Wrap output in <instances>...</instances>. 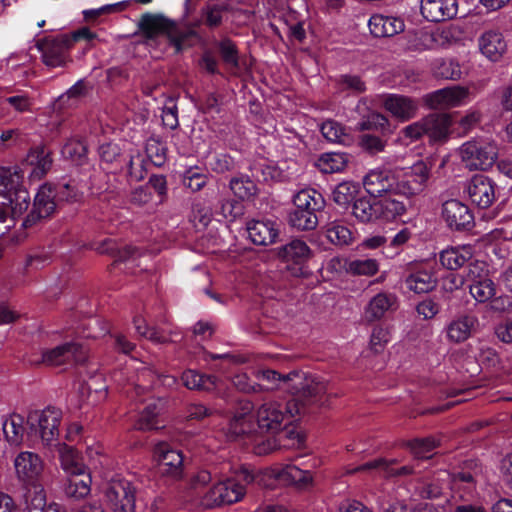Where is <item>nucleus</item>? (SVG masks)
I'll use <instances>...</instances> for the list:
<instances>
[{
	"mask_svg": "<svg viewBox=\"0 0 512 512\" xmlns=\"http://www.w3.org/2000/svg\"><path fill=\"white\" fill-rule=\"evenodd\" d=\"M84 186L82 183L77 186L71 183L41 186L34 198L32 210L23 220L22 226L31 228L49 218L54 213L57 202L77 201L84 193Z\"/></svg>",
	"mask_w": 512,
	"mask_h": 512,
	"instance_id": "obj_1",
	"label": "nucleus"
},
{
	"mask_svg": "<svg viewBox=\"0 0 512 512\" xmlns=\"http://www.w3.org/2000/svg\"><path fill=\"white\" fill-rule=\"evenodd\" d=\"M98 480V493L101 501L113 512L135 511V487L130 481L116 475H102Z\"/></svg>",
	"mask_w": 512,
	"mask_h": 512,
	"instance_id": "obj_2",
	"label": "nucleus"
},
{
	"mask_svg": "<svg viewBox=\"0 0 512 512\" xmlns=\"http://www.w3.org/2000/svg\"><path fill=\"white\" fill-rule=\"evenodd\" d=\"M295 396L287 402L270 400L261 404L255 412L258 429L275 433L300 414L303 405L298 403V398L301 396Z\"/></svg>",
	"mask_w": 512,
	"mask_h": 512,
	"instance_id": "obj_3",
	"label": "nucleus"
},
{
	"mask_svg": "<svg viewBox=\"0 0 512 512\" xmlns=\"http://www.w3.org/2000/svg\"><path fill=\"white\" fill-rule=\"evenodd\" d=\"M140 30L149 38L165 34L176 52L190 46V39L195 36L191 29L178 26L162 15L146 13L139 21Z\"/></svg>",
	"mask_w": 512,
	"mask_h": 512,
	"instance_id": "obj_4",
	"label": "nucleus"
},
{
	"mask_svg": "<svg viewBox=\"0 0 512 512\" xmlns=\"http://www.w3.org/2000/svg\"><path fill=\"white\" fill-rule=\"evenodd\" d=\"M259 379L275 383L278 387L291 389L292 393L304 398H316L326 392L327 384L315 376H304L298 372H293L281 376L274 370H262L257 373Z\"/></svg>",
	"mask_w": 512,
	"mask_h": 512,
	"instance_id": "obj_5",
	"label": "nucleus"
},
{
	"mask_svg": "<svg viewBox=\"0 0 512 512\" xmlns=\"http://www.w3.org/2000/svg\"><path fill=\"white\" fill-rule=\"evenodd\" d=\"M459 156L469 170H485L495 163L498 147L490 138L477 137L460 146Z\"/></svg>",
	"mask_w": 512,
	"mask_h": 512,
	"instance_id": "obj_6",
	"label": "nucleus"
},
{
	"mask_svg": "<svg viewBox=\"0 0 512 512\" xmlns=\"http://www.w3.org/2000/svg\"><path fill=\"white\" fill-rule=\"evenodd\" d=\"M433 163L419 160L402 170L396 178V195L412 198L421 194L427 187Z\"/></svg>",
	"mask_w": 512,
	"mask_h": 512,
	"instance_id": "obj_7",
	"label": "nucleus"
},
{
	"mask_svg": "<svg viewBox=\"0 0 512 512\" xmlns=\"http://www.w3.org/2000/svg\"><path fill=\"white\" fill-rule=\"evenodd\" d=\"M61 417L62 412L55 407L31 411L26 420L28 434L39 437L44 445H51L59 435Z\"/></svg>",
	"mask_w": 512,
	"mask_h": 512,
	"instance_id": "obj_8",
	"label": "nucleus"
},
{
	"mask_svg": "<svg viewBox=\"0 0 512 512\" xmlns=\"http://www.w3.org/2000/svg\"><path fill=\"white\" fill-rule=\"evenodd\" d=\"M245 494V487L234 479L219 480L204 493L201 504L208 509L230 505L241 501Z\"/></svg>",
	"mask_w": 512,
	"mask_h": 512,
	"instance_id": "obj_9",
	"label": "nucleus"
},
{
	"mask_svg": "<svg viewBox=\"0 0 512 512\" xmlns=\"http://www.w3.org/2000/svg\"><path fill=\"white\" fill-rule=\"evenodd\" d=\"M13 463L16 477L24 487L41 484L44 463L38 454L31 451L20 452Z\"/></svg>",
	"mask_w": 512,
	"mask_h": 512,
	"instance_id": "obj_10",
	"label": "nucleus"
},
{
	"mask_svg": "<svg viewBox=\"0 0 512 512\" xmlns=\"http://www.w3.org/2000/svg\"><path fill=\"white\" fill-rule=\"evenodd\" d=\"M265 474L281 484L293 486L300 491H308L314 486V475L296 465H276L265 471Z\"/></svg>",
	"mask_w": 512,
	"mask_h": 512,
	"instance_id": "obj_11",
	"label": "nucleus"
},
{
	"mask_svg": "<svg viewBox=\"0 0 512 512\" xmlns=\"http://www.w3.org/2000/svg\"><path fill=\"white\" fill-rule=\"evenodd\" d=\"M461 29L456 25H447L434 30H422L415 38L417 50H433L446 47L459 40Z\"/></svg>",
	"mask_w": 512,
	"mask_h": 512,
	"instance_id": "obj_12",
	"label": "nucleus"
},
{
	"mask_svg": "<svg viewBox=\"0 0 512 512\" xmlns=\"http://www.w3.org/2000/svg\"><path fill=\"white\" fill-rule=\"evenodd\" d=\"M86 360L87 351L81 344L76 342H67L53 349L43 351L41 360L35 361L34 363H43L49 366H60L70 363L84 364Z\"/></svg>",
	"mask_w": 512,
	"mask_h": 512,
	"instance_id": "obj_13",
	"label": "nucleus"
},
{
	"mask_svg": "<svg viewBox=\"0 0 512 512\" xmlns=\"http://www.w3.org/2000/svg\"><path fill=\"white\" fill-rule=\"evenodd\" d=\"M468 87L454 85L439 89L424 97L426 104L433 109H450L466 105L470 99Z\"/></svg>",
	"mask_w": 512,
	"mask_h": 512,
	"instance_id": "obj_14",
	"label": "nucleus"
},
{
	"mask_svg": "<svg viewBox=\"0 0 512 512\" xmlns=\"http://www.w3.org/2000/svg\"><path fill=\"white\" fill-rule=\"evenodd\" d=\"M480 54L490 62H499L508 50V42L497 28H489L480 33L477 38Z\"/></svg>",
	"mask_w": 512,
	"mask_h": 512,
	"instance_id": "obj_15",
	"label": "nucleus"
},
{
	"mask_svg": "<svg viewBox=\"0 0 512 512\" xmlns=\"http://www.w3.org/2000/svg\"><path fill=\"white\" fill-rule=\"evenodd\" d=\"M256 414L250 402L242 404L229 421L225 434L229 439H237L253 434L257 430Z\"/></svg>",
	"mask_w": 512,
	"mask_h": 512,
	"instance_id": "obj_16",
	"label": "nucleus"
},
{
	"mask_svg": "<svg viewBox=\"0 0 512 512\" xmlns=\"http://www.w3.org/2000/svg\"><path fill=\"white\" fill-rule=\"evenodd\" d=\"M363 186L372 197H381L383 194H396V177L391 170L374 168L363 177Z\"/></svg>",
	"mask_w": 512,
	"mask_h": 512,
	"instance_id": "obj_17",
	"label": "nucleus"
},
{
	"mask_svg": "<svg viewBox=\"0 0 512 512\" xmlns=\"http://www.w3.org/2000/svg\"><path fill=\"white\" fill-rule=\"evenodd\" d=\"M466 192L471 202L482 209L490 207L496 198L494 182L481 174L469 180Z\"/></svg>",
	"mask_w": 512,
	"mask_h": 512,
	"instance_id": "obj_18",
	"label": "nucleus"
},
{
	"mask_svg": "<svg viewBox=\"0 0 512 512\" xmlns=\"http://www.w3.org/2000/svg\"><path fill=\"white\" fill-rule=\"evenodd\" d=\"M441 214L451 229H469L474 223V216L469 207L456 199L445 201L442 205Z\"/></svg>",
	"mask_w": 512,
	"mask_h": 512,
	"instance_id": "obj_19",
	"label": "nucleus"
},
{
	"mask_svg": "<svg viewBox=\"0 0 512 512\" xmlns=\"http://www.w3.org/2000/svg\"><path fill=\"white\" fill-rule=\"evenodd\" d=\"M304 443V437L295 429L287 430L284 437L269 436L255 440L253 450L257 455H266L278 449L300 448Z\"/></svg>",
	"mask_w": 512,
	"mask_h": 512,
	"instance_id": "obj_20",
	"label": "nucleus"
},
{
	"mask_svg": "<svg viewBox=\"0 0 512 512\" xmlns=\"http://www.w3.org/2000/svg\"><path fill=\"white\" fill-rule=\"evenodd\" d=\"M404 283L415 294L428 293L437 286V277L431 266L416 265L408 270Z\"/></svg>",
	"mask_w": 512,
	"mask_h": 512,
	"instance_id": "obj_21",
	"label": "nucleus"
},
{
	"mask_svg": "<svg viewBox=\"0 0 512 512\" xmlns=\"http://www.w3.org/2000/svg\"><path fill=\"white\" fill-rule=\"evenodd\" d=\"M154 454L159 462L162 474L179 479L183 473V455L179 450L172 449L167 443H158Z\"/></svg>",
	"mask_w": 512,
	"mask_h": 512,
	"instance_id": "obj_22",
	"label": "nucleus"
},
{
	"mask_svg": "<svg viewBox=\"0 0 512 512\" xmlns=\"http://www.w3.org/2000/svg\"><path fill=\"white\" fill-rule=\"evenodd\" d=\"M70 47L71 40L68 34L46 40L41 46L43 62L50 67L62 66Z\"/></svg>",
	"mask_w": 512,
	"mask_h": 512,
	"instance_id": "obj_23",
	"label": "nucleus"
},
{
	"mask_svg": "<svg viewBox=\"0 0 512 512\" xmlns=\"http://www.w3.org/2000/svg\"><path fill=\"white\" fill-rule=\"evenodd\" d=\"M6 201L0 203V222L15 221L27 211L30 195L27 189H17L5 196Z\"/></svg>",
	"mask_w": 512,
	"mask_h": 512,
	"instance_id": "obj_24",
	"label": "nucleus"
},
{
	"mask_svg": "<svg viewBox=\"0 0 512 512\" xmlns=\"http://www.w3.org/2000/svg\"><path fill=\"white\" fill-rule=\"evenodd\" d=\"M249 239L256 245H271L279 234L278 224L270 219L252 220L247 224Z\"/></svg>",
	"mask_w": 512,
	"mask_h": 512,
	"instance_id": "obj_25",
	"label": "nucleus"
},
{
	"mask_svg": "<svg viewBox=\"0 0 512 512\" xmlns=\"http://www.w3.org/2000/svg\"><path fill=\"white\" fill-rule=\"evenodd\" d=\"M421 13L432 22L444 21L457 14L456 0H421Z\"/></svg>",
	"mask_w": 512,
	"mask_h": 512,
	"instance_id": "obj_26",
	"label": "nucleus"
},
{
	"mask_svg": "<svg viewBox=\"0 0 512 512\" xmlns=\"http://www.w3.org/2000/svg\"><path fill=\"white\" fill-rule=\"evenodd\" d=\"M384 107L395 118L404 122L414 118L418 112L416 100L403 95L390 94L385 98Z\"/></svg>",
	"mask_w": 512,
	"mask_h": 512,
	"instance_id": "obj_27",
	"label": "nucleus"
},
{
	"mask_svg": "<svg viewBox=\"0 0 512 512\" xmlns=\"http://www.w3.org/2000/svg\"><path fill=\"white\" fill-rule=\"evenodd\" d=\"M94 82L87 79H80L67 92L60 95L54 102L55 111H62L77 106L79 100L92 93Z\"/></svg>",
	"mask_w": 512,
	"mask_h": 512,
	"instance_id": "obj_28",
	"label": "nucleus"
},
{
	"mask_svg": "<svg viewBox=\"0 0 512 512\" xmlns=\"http://www.w3.org/2000/svg\"><path fill=\"white\" fill-rule=\"evenodd\" d=\"M370 32L376 37H392L404 31L405 24L400 17L374 14L368 21Z\"/></svg>",
	"mask_w": 512,
	"mask_h": 512,
	"instance_id": "obj_29",
	"label": "nucleus"
},
{
	"mask_svg": "<svg viewBox=\"0 0 512 512\" xmlns=\"http://www.w3.org/2000/svg\"><path fill=\"white\" fill-rule=\"evenodd\" d=\"M425 134L433 142H443L448 138L452 118L449 114H430L424 117Z\"/></svg>",
	"mask_w": 512,
	"mask_h": 512,
	"instance_id": "obj_30",
	"label": "nucleus"
},
{
	"mask_svg": "<svg viewBox=\"0 0 512 512\" xmlns=\"http://www.w3.org/2000/svg\"><path fill=\"white\" fill-rule=\"evenodd\" d=\"M477 324V318L472 315H464L454 319L446 328L448 340L454 343L464 342L471 336Z\"/></svg>",
	"mask_w": 512,
	"mask_h": 512,
	"instance_id": "obj_31",
	"label": "nucleus"
},
{
	"mask_svg": "<svg viewBox=\"0 0 512 512\" xmlns=\"http://www.w3.org/2000/svg\"><path fill=\"white\" fill-rule=\"evenodd\" d=\"M55 447L58 452L61 467L68 475L80 476L84 474L85 466L73 447L65 443H57Z\"/></svg>",
	"mask_w": 512,
	"mask_h": 512,
	"instance_id": "obj_32",
	"label": "nucleus"
},
{
	"mask_svg": "<svg viewBox=\"0 0 512 512\" xmlns=\"http://www.w3.org/2000/svg\"><path fill=\"white\" fill-rule=\"evenodd\" d=\"M473 256V249L469 245L450 247L440 253V262L449 270H457L468 262Z\"/></svg>",
	"mask_w": 512,
	"mask_h": 512,
	"instance_id": "obj_33",
	"label": "nucleus"
},
{
	"mask_svg": "<svg viewBox=\"0 0 512 512\" xmlns=\"http://www.w3.org/2000/svg\"><path fill=\"white\" fill-rule=\"evenodd\" d=\"M165 402L162 399H154L143 409L134 424L136 430H151L160 428L158 417L164 410Z\"/></svg>",
	"mask_w": 512,
	"mask_h": 512,
	"instance_id": "obj_34",
	"label": "nucleus"
},
{
	"mask_svg": "<svg viewBox=\"0 0 512 512\" xmlns=\"http://www.w3.org/2000/svg\"><path fill=\"white\" fill-rule=\"evenodd\" d=\"M350 157L346 153L327 152L320 155L315 165L325 174L339 173L345 170Z\"/></svg>",
	"mask_w": 512,
	"mask_h": 512,
	"instance_id": "obj_35",
	"label": "nucleus"
},
{
	"mask_svg": "<svg viewBox=\"0 0 512 512\" xmlns=\"http://www.w3.org/2000/svg\"><path fill=\"white\" fill-rule=\"evenodd\" d=\"M376 211L378 220L391 222L403 216L407 212V207L404 202L387 197L376 200Z\"/></svg>",
	"mask_w": 512,
	"mask_h": 512,
	"instance_id": "obj_36",
	"label": "nucleus"
},
{
	"mask_svg": "<svg viewBox=\"0 0 512 512\" xmlns=\"http://www.w3.org/2000/svg\"><path fill=\"white\" fill-rule=\"evenodd\" d=\"M325 237L336 246H347L352 244L354 237L350 228L342 221L334 220L326 224Z\"/></svg>",
	"mask_w": 512,
	"mask_h": 512,
	"instance_id": "obj_37",
	"label": "nucleus"
},
{
	"mask_svg": "<svg viewBox=\"0 0 512 512\" xmlns=\"http://www.w3.org/2000/svg\"><path fill=\"white\" fill-rule=\"evenodd\" d=\"M310 253V248L304 241L294 239L280 248L279 257L287 262L301 263L310 257Z\"/></svg>",
	"mask_w": 512,
	"mask_h": 512,
	"instance_id": "obj_38",
	"label": "nucleus"
},
{
	"mask_svg": "<svg viewBox=\"0 0 512 512\" xmlns=\"http://www.w3.org/2000/svg\"><path fill=\"white\" fill-rule=\"evenodd\" d=\"M293 204L294 207L316 212L324 207V198L315 189L306 188L294 195Z\"/></svg>",
	"mask_w": 512,
	"mask_h": 512,
	"instance_id": "obj_39",
	"label": "nucleus"
},
{
	"mask_svg": "<svg viewBox=\"0 0 512 512\" xmlns=\"http://www.w3.org/2000/svg\"><path fill=\"white\" fill-rule=\"evenodd\" d=\"M24 418L20 414L13 413L3 422V433L7 441L13 445H19L24 436Z\"/></svg>",
	"mask_w": 512,
	"mask_h": 512,
	"instance_id": "obj_40",
	"label": "nucleus"
},
{
	"mask_svg": "<svg viewBox=\"0 0 512 512\" xmlns=\"http://www.w3.org/2000/svg\"><path fill=\"white\" fill-rule=\"evenodd\" d=\"M182 382L188 389H197L212 391L217 386V379L215 376L201 375L195 370H186L182 374Z\"/></svg>",
	"mask_w": 512,
	"mask_h": 512,
	"instance_id": "obj_41",
	"label": "nucleus"
},
{
	"mask_svg": "<svg viewBox=\"0 0 512 512\" xmlns=\"http://www.w3.org/2000/svg\"><path fill=\"white\" fill-rule=\"evenodd\" d=\"M394 463V460L391 462H388L387 460L383 458H379L370 462H367L355 469L352 470V472L355 471H372L375 470L382 474L384 477H390L394 475H404L411 473V469L407 466H403L400 469H394L391 467V465Z\"/></svg>",
	"mask_w": 512,
	"mask_h": 512,
	"instance_id": "obj_42",
	"label": "nucleus"
},
{
	"mask_svg": "<svg viewBox=\"0 0 512 512\" xmlns=\"http://www.w3.org/2000/svg\"><path fill=\"white\" fill-rule=\"evenodd\" d=\"M26 492L24 494L25 501V512H45L46 507V495L42 484L25 487Z\"/></svg>",
	"mask_w": 512,
	"mask_h": 512,
	"instance_id": "obj_43",
	"label": "nucleus"
},
{
	"mask_svg": "<svg viewBox=\"0 0 512 512\" xmlns=\"http://www.w3.org/2000/svg\"><path fill=\"white\" fill-rule=\"evenodd\" d=\"M394 302L395 297L392 294L379 293L375 295L366 308L367 318L370 320L380 319L391 308Z\"/></svg>",
	"mask_w": 512,
	"mask_h": 512,
	"instance_id": "obj_44",
	"label": "nucleus"
},
{
	"mask_svg": "<svg viewBox=\"0 0 512 512\" xmlns=\"http://www.w3.org/2000/svg\"><path fill=\"white\" fill-rule=\"evenodd\" d=\"M62 156L75 163L83 165L87 160V145L79 139H69L62 147Z\"/></svg>",
	"mask_w": 512,
	"mask_h": 512,
	"instance_id": "obj_45",
	"label": "nucleus"
},
{
	"mask_svg": "<svg viewBox=\"0 0 512 512\" xmlns=\"http://www.w3.org/2000/svg\"><path fill=\"white\" fill-rule=\"evenodd\" d=\"M289 223L298 230H312L318 224L316 212L294 207L289 215Z\"/></svg>",
	"mask_w": 512,
	"mask_h": 512,
	"instance_id": "obj_46",
	"label": "nucleus"
},
{
	"mask_svg": "<svg viewBox=\"0 0 512 512\" xmlns=\"http://www.w3.org/2000/svg\"><path fill=\"white\" fill-rule=\"evenodd\" d=\"M359 192V185L355 182L344 181L338 184L332 192L333 200L342 207L352 203Z\"/></svg>",
	"mask_w": 512,
	"mask_h": 512,
	"instance_id": "obj_47",
	"label": "nucleus"
},
{
	"mask_svg": "<svg viewBox=\"0 0 512 512\" xmlns=\"http://www.w3.org/2000/svg\"><path fill=\"white\" fill-rule=\"evenodd\" d=\"M432 71L436 77L457 80L461 77V69L452 59H436L432 64Z\"/></svg>",
	"mask_w": 512,
	"mask_h": 512,
	"instance_id": "obj_48",
	"label": "nucleus"
},
{
	"mask_svg": "<svg viewBox=\"0 0 512 512\" xmlns=\"http://www.w3.org/2000/svg\"><path fill=\"white\" fill-rule=\"evenodd\" d=\"M230 188L234 195L242 200H249L258 192L254 181L247 176L233 178L230 181Z\"/></svg>",
	"mask_w": 512,
	"mask_h": 512,
	"instance_id": "obj_49",
	"label": "nucleus"
},
{
	"mask_svg": "<svg viewBox=\"0 0 512 512\" xmlns=\"http://www.w3.org/2000/svg\"><path fill=\"white\" fill-rule=\"evenodd\" d=\"M471 296L479 303H485L492 299L496 293L493 281L489 278H483L469 285Z\"/></svg>",
	"mask_w": 512,
	"mask_h": 512,
	"instance_id": "obj_50",
	"label": "nucleus"
},
{
	"mask_svg": "<svg viewBox=\"0 0 512 512\" xmlns=\"http://www.w3.org/2000/svg\"><path fill=\"white\" fill-rule=\"evenodd\" d=\"M322 135L330 142L348 144L351 140L345 128L334 120H327L321 125Z\"/></svg>",
	"mask_w": 512,
	"mask_h": 512,
	"instance_id": "obj_51",
	"label": "nucleus"
},
{
	"mask_svg": "<svg viewBox=\"0 0 512 512\" xmlns=\"http://www.w3.org/2000/svg\"><path fill=\"white\" fill-rule=\"evenodd\" d=\"M353 215L361 222H372L378 220L376 200L373 202L366 198L356 200L353 204Z\"/></svg>",
	"mask_w": 512,
	"mask_h": 512,
	"instance_id": "obj_52",
	"label": "nucleus"
},
{
	"mask_svg": "<svg viewBox=\"0 0 512 512\" xmlns=\"http://www.w3.org/2000/svg\"><path fill=\"white\" fill-rule=\"evenodd\" d=\"M136 332L143 338L150 340L155 344H164L170 339L154 328H149L144 317L137 315L133 319Z\"/></svg>",
	"mask_w": 512,
	"mask_h": 512,
	"instance_id": "obj_53",
	"label": "nucleus"
},
{
	"mask_svg": "<svg viewBox=\"0 0 512 512\" xmlns=\"http://www.w3.org/2000/svg\"><path fill=\"white\" fill-rule=\"evenodd\" d=\"M17 189H25L21 185V176L15 171L12 172L9 168H0V195L5 194L9 196L11 192Z\"/></svg>",
	"mask_w": 512,
	"mask_h": 512,
	"instance_id": "obj_54",
	"label": "nucleus"
},
{
	"mask_svg": "<svg viewBox=\"0 0 512 512\" xmlns=\"http://www.w3.org/2000/svg\"><path fill=\"white\" fill-rule=\"evenodd\" d=\"M379 270V264L376 259L363 258L350 260L348 274L358 276H373Z\"/></svg>",
	"mask_w": 512,
	"mask_h": 512,
	"instance_id": "obj_55",
	"label": "nucleus"
},
{
	"mask_svg": "<svg viewBox=\"0 0 512 512\" xmlns=\"http://www.w3.org/2000/svg\"><path fill=\"white\" fill-rule=\"evenodd\" d=\"M28 159L32 165H35L33 173L37 175L43 176L52 165L50 154L44 148H36L32 150Z\"/></svg>",
	"mask_w": 512,
	"mask_h": 512,
	"instance_id": "obj_56",
	"label": "nucleus"
},
{
	"mask_svg": "<svg viewBox=\"0 0 512 512\" xmlns=\"http://www.w3.org/2000/svg\"><path fill=\"white\" fill-rule=\"evenodd\" d=\"M206 165L216 173H225L234 167V160L225 152H213L207 157Z\"/></svg>",
	"mask_w": 512,
	"mask_h": 512,
	"instance_id": "obj_57",
	"label": "nucleus"
},
{
	"mask_svg": "<svg viewBox=\"0 0 512 512\" xmlns=\"http://www.w3.org/2000/svg\"><path fill=\"white\" fill-rule=\"evenodd\" d=\"M146 156L155 166H161L166 159V147L156 138H149L145 145Z\"/></svg>",
	"mask_w": 512,
	"mask_h": 512,
	"instance_id": "obj_58",
	"label": "nucleus"
},
{
	"mask_svg": "<svg viewBox=\"0 0 512 512\" xmlns=\"http://www.w3.org/2000/svg\"><path fill=\"white\" fill-rule=\"evenodd\" d=\"M91 473L89 472L86 475V479L81 480H69L68 484L65 486V493L69 497L74 498H83L87 496L91 491Z\"/></svg>",
	"mask_w": 512,
	"mask_h": 512,
	"instance_id": "obj_59",
	"label": "nucleus"
},
{
	"mask_svg": "<svg viewBox=\"0 0 512 512\" xmlns=\"http://www.w3.org/2000/svg\"><path fill=\"white\" fill-rule=\"evenodd\" d=\"M437 445L436 440L433 438L415 439L409 444L411 452L419 459L430 458Z\"/></svg>",
	"mask_w": 512,
	"mask_h": 512,
	"instance_id": "obj_60",
	"label": "nucleus"
},
{
	"mask_svg": "<svg viewBox=\"0 0 512 512\" xmlns=\"http://www.w3.org/2000/svg\"><path fill=\"white\" fill-rule=\"evenodd\" d=\"M449 507L451 512H486L483 505L479 503H470L460 496H452L449 500Z\"/></svg>",
	"mask_w": 512,
	"mask_h": 512,
	"instance_id": "obj_61",
	"label": "nucleus"
},
{
	"mask_svg": "<svg viewBox=\"0 0 512 512\" xmlns=\"http://www.w3.org/2000/svg\"><path fill=\"white\" fill-rule=\"evenodd\" d=\"M226 8L220 4L209 5L204 9V22L209 27H218L222 23Z\"/></svg>",
	"mask_w": 512,
	"mask_h": 512,
	"instance_id": "obj_62",
	"label": "nucleus"
},
{
	"mask_svg": "<svg viewBox=\"0 0 512 512\" xmlns=\"http://www.w3.org/2000/svg\"><path fill=\"white\" fill-rule=\"evenodd\" d=\"M387 125L388 119L384 115L378 112H371L366 119L357 124V128L364 131L378 128L384 129Z\"/></svg>",
	"mask_w": 512,
	"mask_h": 512,
	"instance_id": "obj_63",
	"label": "nucleus"
},
{
	"mask_svg": "<svg viewBox=\"0 0 512 512\" xmlns=\"http://www.w3.org/2000/svg\"><path fill=\"white\" fill-rule=\"evenodd\" d=\"M390 341V332L387 328L376 326L372 330L370 346L375 352H379Z\"/></svg>",
	"mask_w": 512,
	"mask_h": 512,
	"instance_id": "obj_64",
	"label": "nucleus"
}]
</instances>
